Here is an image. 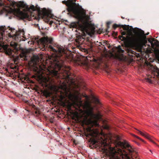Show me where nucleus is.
I'll return each instance as SVG.
<instances>
[{
	"mask_svg": "<svg viewBox=\"0 0 159 159\" xmlns=\"http://www.w3.org/2000/svg\"><path fill=\"white\" fill-rule=\"evenodd\" d=\"M65 70H58L51 68L43 64L34 67L33 70L37 72L40 84L44 87H46L52 91L57 92L59 89L62 90L59 96V100L61 105L65 110L69 112L72 111V107L77 106L80 108L82 105L81 98L80 97V92L76 91L71 93L70 89L67 87L65 80L73 79L70 77V66L65 67Z\"/></svg>",
	"mask_w": 159,
	"mask_h": 159,
	"instance_id": "1",
	"label": "nucleus"
},
{
	"mask_svg": "<svg viewBox=\"0 0 159 159\" xmlns=\"http://www.w3.org/2000/svg\"><path fill=\"white\" fill-rule=\"evenodd\" d=\"M77 0H67L62 1V3L67 7L68 12L72 13L74 17L78 21L71 23V26L74 28L79 26L83 31L85 32L89 35L93 34L95 28L90 21V17L86 14L85 12L79 3H76Z\"/></svg>",
	"mask_w": 159,
	"mask_h": 159,
	"instance_id": "2",
	"label": "nucleus"
},
{
	"mask_svg": "<svg viewBox=\"0 0 159 159\" xmlns=\"http://www.w3.org/2000/svg\"><path fill=\"white\" fill-rule=\"evenodd\" d=\"M134 36H122V41H124L126 47L134 48L138 52L142 51L143 46L147 43L146 37L143 31L140 29L135 30L133 28Z\"/></svg>",
	"mask_w": 159,
	"mask_h": 159,
	"instance_id": "3",
	"label": "nucleus"
},
{
	"mask_svg": "<svg viewBox=\"0 0 159 159\" xmlns=\"http://www.w3.org/2000/svg\"><path fill=\"white\" fill-rule=\"evenodd\" d=\"M118 144L122 149L110 147L108 153L110 159H134L131 156L134 150L129 144L124 141L119 142Z\"/></svg>",
	"mask_w": 159,
	"mask_h": 159,
	"instance_id": "4",
	"label": "nucleus"
},
{
	"mask_svg": "<svg viewBox=\"0 0 159 159\" xmlns=\"http://www.w3.org/2000/svg\"><path fill=\"white\" fill-rule=\"evenodd\" d=\"M84 113L86 115L85 118L82 121L83 124L92 126V127H88L86 129L87 131L89 132L87 136L89 135L93 137H96L98 133V130L92 127L93 126H99L98 120L101 119V115L99 113H93V109L91 107H89L88 109L84 110Z\"/></svg>",
	"mask_w": 159,
	"mask_h": 159,
	"instance_id": "5",
	"label": "nucleus"
},
{
	"mask_svg": "<svg viewBox=\"0 0 159 159\" xmlns=\"http://www.w3.org/2000/svg\"><path fill=\"white\" fill-rule=\"evenodd\" d=\"M59 55H53L50 58L51 65L48 67L57 69L58 70H65V67H68L64 66L65 61H71L72 59V55H67L65 53V51L62 47H59L58 49Z\"/></svg>",
	"mask_w": 159,
	"mask_h": 159,
	"instance_id": "6",
	"label": "nucleus"
},
{
	"mask_svg": "<svg viewBox=\"0 0 159 159\" xmlns=\"http://www.w3.org/2000/svg\"><path fill=\"white\" fill-rule=\"evenodd\" d=\"M18 8L15 9L14 11L15 15L21 19L28 18L29 16L27 13L20 11V7L24 8L26 9L28 8V5L24 3L23 2H19L17 5Z\"/></svg>",
	"mask_w": 159,
	"mask_h": 159,
	"instance_id": "7",
	"label": "nucleus"
},
{
	"mask_svg": "<svg viewBox=\"0 0 159 159\" xmlns=\"http://www.w3.org/2000/svg\"><path fill=\"white\" fill-rule=\"evenodd\" d=\"M52 42V39L51 38H48L47 37H44L40 39L39 40V43L43 46L45 48V47L48 46V44L51 43ZM48 48L54 52H56V50L51 45H49Z\"/></svg>",
	"mask_w": 159,
	"mask_h": 159,
	"instance_id": "8",
	"label": "nucleus"
},
{
	"mask_svg": "<svg viewBox=\"0 0 159 159\" xmlns=\"http://www.w3.org/2000/svg\"><path fill=\"white\" fill-rule=\"evenodd\" d=\"M85 57L88 61H93L98 65L102 62V59L101 57L95 58L94 56H92L91 57L90 55Z\"/></svg>",
	"mask_w": 159,
	"mask_h": 159,
	"instance_id": "9",
	"label": "nucleus"
},
{
	"mask_svg": "<svg viewBox=\"0 0 159 159\" xmlns=\"http://www.w3.org/2000/svg\"><path fill=\"white\" fill-rule=\"evenodd\" d=\"M100 141H98L96 140L95 139H90L89 141V142L90 143L89 147L91 148H96L97 146L98 145V142Z\"/></svg>",
	"mask_w": 159,
	"mask_h": 159,
	"instance_id": "10",
	"label": "nucleus"
},
{
	"mask_svg": "<svg viewBox=\"0 0 159 159\" xmlns=\"http://www.w3.org/2000/svg\"><path fill=\"white\" fill-rule=\"evenodd\" d=\"M38 11L39 14H41L43 17L48 16L49 14V11L45 8L43 9L42 10H40L39 9Z\"/></svg>",
	"mask_w": 159,
	"mask_h": 159,
	"instance_id": "11",
	"label": "nucleus"
},
{
	"mask_svg": "<svg viewBox=\"0 0 159 159\" xmlns=\"http://www.w3.org/2000/svg\"><path fill=\"white\" fill-rule=\"evenodd\" d=\"M28 8H26V10L29 11L30 10H32L33 11H38L39 10V8L37 7H35L34 5H32L30 6V7H29L28 6Z\"/></svg>",
	"mask_w": 159,
	"mask_h": 159,
	"instance_id": "12",
	"label": "nucleus"
},
{
	"mask_svg": "<svg viewBox=\"0 0 159 159\" xmlns=\"http://www.w3.org/2000/svg\"><path fill=\"white\" fill-rule=\"evenodd\" d=\"M137 130L139 132V133H140V134L142 136L148 139H150V136L146 132L144 131L143 132L137 129Z\"/></svg>",
	"mask_w": 159,
	"mask_h": 159,
	"instance_id": "13",
	"label": "nucleus"
},
{
	"mask_svg": "<svg viewBox=\"0 0 159 159\" xmlns=\"http://www.w3.org/2000/svg\"><path fill=\"white\" fill-rule=\"evenodd\" d=\"M84 41V38L81 36H79L76 39V42L79 44H82Z\"/></svg>",
	"mask_w": 159,
	"mask_h": 159,
	"instance_id": "14",
	"label": "nucleus"
},
{
	"mask_svg": "<svg viewBox=\"0 0 159 159\" xmlns=\"http://www.w3.org/2000/svg\"><path fill=\"white\" fill-rule=\"evenodd\" d=\"M39 58L38 56H34L31 58V60L34 63L36 64L39 61Z\"/></svg>",
	"mask_w": 159,
	"mask_h": 159,
	"instance_id": "15",
	"label": "nucleus"
},
{
	"mask_svg": "<svg viewBox=\"0 0 159 159\" xmlns=\"http://www.w3.org/2000/svg\"><path fill=\"white\" fill-rule=\"evenodd\" d=\"M42 93L43 95L47 97H49L50 95V93L46 90H43Z\"/></svg>",
	"mask_w": 159,
	"mask_h": 159,
	"instance_id": "16",
	"label": "nucleus"
},
{
	"mask_svg": "<svg viewBox=\"0 0 159 159\" xmlns=\"http://www.w3.org/2000/svg\"><path fill=\"white\" fill-rule=\"evenodd\" d=\"M121 27L124 30H128L129 28V25H121Z\"/></svg>",
	"mask_w": 159,
	"mask_h": 159,
	"instance_id": "17",
	"label": "nucleus"
},
{
	"mask_svg": "<svg viewBox=\"0 0 159 159\" xmlns=\"http://www.w3.org/2000/svg\"><path fill=\"white\" fill-rule=\"evenodd\" d=\"M116 49H117V52L119 53H123L124 52V51L122 49L120 46L117 47Z\"/></svg>",
	"mask_w": 159,
	"mask_h": 159,
	"instance_id": "18",
	"label": "nucleus"
},
{
	"mask_svg": "<svg viewBox=\"0 0 159 159\" xmlns=\"http://www.w3.org/2000/svg\"><path fill=\"white\" fill-rule=\"evenodd\" d=\"M43 20L45 22L48 23L49 22L50 19L48 17V16L43 17Z\"/></svg>",
	"mask_w": 159,
	"mask_h": 159,
	"instance_id": "19",
	"label": "nucleus"
},
{
	"mask_svg": "<svg viewBox=\"0 0 159 159\" xmlns=\"http://www.w3.org/2000/svg\"><path fill=\"white\" fill-rule=\"evenodd\" d=\"M155 71L156 73L157 74L156 75L158 76H159V69L157 68V67H154Z\"/></svg>",
	"mask_w": 159,
	"mask_h": 159,
	"instance_id": "20",
	"label": "nucleus"
},
{
	"mask_svg": "<svg viewBox=\"0 0 159 159\" xmlns=\"http://www.w3.org/2000/svg\"><path fill=\"white\" fill-rule=\"evenodd\" d=\"M144 81L146 82H148V83H150V84L152 83V81L150 78H145V79Z\"/></svg>",
	"mask_w": 159,
	"mask_h": 159,
	"instance_id": "21",
	"label": "nucleus"
},
{
	"mask_svg": "<svg viewBox=\"0 0 159 159\" xmlns=\"http://www.w3.org/2000/svg\"><path fill=\"white\" fill-rule=\"evenodd\" d=\"M10 67L11 69H16L17 68V66L15 64H11Z\"/></svg>",
	"mask_w": 159,
	"mask_h": 159,
	"instance_id": "22",
	"label": "nucleus"
},
{
	"mask_svg": "<svg viewBox=\"0 0 159 159\" xmlns=\"http://www.w3.org/2000/svg\"><path fill=\"white\" fill-rule=\"evenodd\" d=\"M121 25H118L116 24H115L113 25V27L114 29H116L117 27H120Z\"/></svg>",
	"mask_w": 159,
	"mask_h": 159,
	"instance_id": "23",
	"label": "nucleus"
},
{
	"mask_svg": "<svg viewBox=\"0 0 159 159\" xmlns=\"http://www.w3.org/2000/svg\"><path fill=\"white\" fill-rule=\"evenodd\" d=\"M156 56L157 58H159V49L155 50Z\"/></svg>",
	"mask_w": 159,
	"mask_h": 159,
	"instance_id": "24",
	"label": "nucleus"
},
{
	"mask_svg": "<svg viewBox=\"0 0 159 159\" xmlns=\"http://www.w3.org/2000/svg\"><path fill=\"white\" fill-rule=\"evenodd\" d=\"M107 139H103L102 138L101 139L100 141H101V142H102V143H104L106 142Z\"/></svg>",
	"mask_w": 159,
	"mask_h": 159,
	"instance_id": "25",
	"label": "nucleus"
},
{
	"mask_svg": "<svg viewBox=\"0 0 159 159\" xmlns=\"http://www.w3.org/2000/svg\"><path fill=\"white\" fill-rule=\"evenodd\" d=\"M154 44L156 46H157L159 44V42L157 40H156V41L154 42Z\"/></svg>",
	"mask_w": 159,
	"mask_h": 159,
	"instance_id": "26",
	"label": "nucleus"
},
{
	"mask_svg": "<svg viewBox=\"0 0 159 159\" xmlns=\"http://www.w3.org/2000/svg\"><path fill=\"white\" fill-rule=\"evenodd\" d=\"M103 128L106 129H109V126L108 125H106L104 126Z\"/></svg>",
	"mask_w": 159,
	"mask_h": 159,
	"instance_id": "27",
	"label": "nucleus"
},
{
	"mask_svg": "<svg viewBox=\"0 0 159 159\" xmlns=\"http://www.w3.org/2000/svg\"><path fill=\"white\" fill-rule=\"evenodd\" d=\"M133 135L135 138H137L139 139H140V138L139 137L137 136V135H136L135 134H133Z\"/></svg>",
	"mask_w": 159,
	"mask_h": 159,
	"instance_id": "28",
	"label": "nucleus"
},
{
	"mask_svg": "<svg viewBox=\"0 0 159 159\" xmlns=\"http://www.w3.org/2000/svg\"><path fill=\"white\" fill-rule=\"evenodd\" d=\"M128 52H130L132 54H134V52H134V51L132 50H128Z\"/></svg>",
	"mask_w": 159,
	"mask_h": 159,
	"instance_id": "29",
	"label": "nucleus"
},
{
	"mask_svg": "<svg viewBox=\"0 0 159 159\" xmlns=\"http://www.w3.org/2000/svg\"><path fill=\"white\" fill-rule=\"evenodd\" d=\"M84 107H88L89 106V104L88 102H86L84 105Z\"/></svg>",
	"mask_w": 159,
	"mask_h": 159,
	"instance_id": "30",
	"label": "nucleus"
},
{
	"mask_svg": "<svg viewBox=\"0 0 159 159\" xmlns=\"http://www.w3.org/2000/svg\"><path fill=\"white\" fill-rule=\"evenodd\" d=\"M81 50L82 51H84L85 52H87V50L85 48H82V49Z\"/></svg>",
	"mask_w": 159,
	"mask_h": 159,
	"instance_id": "31",
	"label": "nucleus"
},
{
	"mask_svg": "<svg viewBox=\"0 0 159 159\" xmlns=\"http://www.w3.org/2000/svg\"><path fill=\"white\" fill-rule=\"evenodd\" d=\"M125 34H126V33L125 31H123V32H122V33H121V34L122 35H125Z\"/></svg>",
	"mask_w": 159,
	"mask_h": 159,
	"instance_id": "32",
	"label": "nucleus"
},
{
	"mask_svg": "<svg viewBox=\"0 0 159 159\" xmlns=\"http://www.w3.org/2000/svg\"><path fill=\"white\" fill-rule=\"evenodd\" d=\"M9 76L11 77L13 75V74L11 73H9V74L8 75Z\"/></svg>",
	"mask_w": 159,
	"mask_h": 159,
	"instance_id": "33",
	"label": "nucleus"
},
{
	"mask_svg": "<svg viewBox=\"0 0 159 159\" xmlns=\"http://www.w3.org/2000/svg\"><path fill=\"white\" fill-rule=\"evenodd\" d=\"M139 140H140L142 142L145 143L144 141L143 140V139H141V138H140V139Z\"/></svg>",
	"mask_w": 159,
	"mask_h": 159,
	"instance_id": "34",
	"label": "nucleus"
},
{
	"mask_svg": "<svg viewBox=\"0 0 159 159\" xmlns=\"http://www.w3.org/2000/svg\"><path fill=\"white\" fill-rule=\"evenodd\" d=\"M139 140H140L142 142L145 143L144 141L143 140V139H141V138H140V139Z\"/></svg>",
	"mask_w": 159,
	"mask_h": 159,
	"instance_id": "35",
	"label": "nucleus"
},
{
	"mask_svg": "<svg viewBox=\"0 0 159 159\" xmlns=\"http://www.w3.org/2000/svg\"><path fill=\"white\" fill-rule=\"evenodd\" d=\"M151 142H152V143H155V142H154L153 141H152H152H151Z\"/></svg>",
	"mask_w": 159,
	"mask_h": 159,
	"instance_id": "36",
	"label": "nucleus"
},
{
	"mask_svg": "<svg viewBox=\"0 0 159 159\" xmlns=\"http://www.w3.org/2000/svg\"><path fill=\"white\" fill-rule=\"evenodd\" d=\"M34 76H35L34 75L32 76V78H34Z\"/></svg>",
	"mask_w": 159,
	"mask_h": 159,
	"instance_id": "37",
	"label": "nucleus"
},
{
	"mask_svg": "<svg viewBox=\"0 0 159 159\" xmlns=\"http://www.w3.org/2000/svg\"><path fill=\"white\" fill-rule=\"evenodd\" d=\"M96 101L97 102H98V99H96Z\"/></svg>",
	"mask_w": 159,
	"mask_h": 159,
	"instance_id": "38",
	"label": "nucleus"
},
{
	"mask_svg": "<svg viewBox=\"0 0 159 159\" xmlns=\"http://www.w3.org/2000/svg\"><path fill=\"white\" fill-rule=\"evenodd\" d=\"M137 144L139 146L140 145L139 144V143H138Z\"/></svg>",
	"mask_w": 159,
	"mask_h": 159,
	"instance_id": "39",
	"label": "nucleus"
},
{
	"mask_svg": "<svg viewBox=\"0 0 159 159\" xmlns=\"http://www.w3.org/2000/svg\"><path fill=\"white\" fill-rule=\"evenodd\" d=\"M121 18H122V19H124V18H123V17H122Z\"/></svg>",
	"mask_w": 159,
	"mask_h": 159,
	"instance_id": "40",
	"label": "nucleus"
},
{
	"mask_svg": "<svg viewBox=\"0 0 159 159\" xmlns=\"http://www.w3.org/2000/svg\"><path fill=\"white\" fill-rule=\"evenodd\" d=\"M150 151L152 152L151 150H150Z\"/></svg>",
	"mask_w": 159,
	"mask_h": 159,
	"instance_id": "41",
	"label": "nucleus"
}]
</instances>
